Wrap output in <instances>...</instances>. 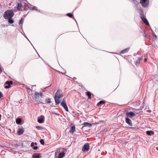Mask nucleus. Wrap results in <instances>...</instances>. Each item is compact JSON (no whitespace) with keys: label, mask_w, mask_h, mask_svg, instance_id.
<instances>
[{"label":"nucleus","mask_w":158,"mask_h":158,"mask_svg":"<svg viewBox=\"0 0 158 158\" xmlns=\"http://www.w3.org/2000/svg\"><path fill=\"white\" fill-rule=\"evenodd\" d=\"M35 145H37V143H35Z\"/></svg>","instance_id":"nucleus-34"},{"label":"nucleus","mask_w":158,"mask_h":158,"mask_svg":"<svg viewBox=\"0 0 158 158\" xmlns=\"http://www.w3.org/2000/svg\"><path fill=\"white\" fill-rule=\"evenodd\" d=\"M13 83V82L12 81H7L6 82V84H8L7 85H6L5 86V88L6 89H8L10 88V85L12 84Z\"/></svg>","instance_id":"nucleus-11"},{"label":"nucleus","mask_w":158,"mask_h":158,"mask_svg":"<svg viewBox=\"0 0 158 158\" xmlns=\"http://www.w3.org/2000/svg\"><path fill=\"white\" fill-rule=\"evenodd\" d=\"M36 128L39 130L42 129V128L40 126H36Z\"/></svg>","instance_id":"nucleus-25"},{"label":"nucleus","mask_w":158,"mask_h":158,"mask_svg":"<svg viewBox=\"0 0 158 158\" xmlns=\"http://www.w3.org/2000/svg\"><path fill=\"white\" fill-rule=\"evenodd\" d=\"M1 115L0 114V120H1Z\"/></svg>","instance_id":"nucleus-33"},{"label":"nucleus","mask_w":158,"mask_h":158,"mask_svg":"<svg viewBox=\"0 0 158 158\" xmlns=\"http://www.w3.org/2000/svg\"><path fill=\"white\" fill-rule=\"evenodd\" d=\"M86 94L87 95V96H88V99H91V93L88 91V92H87L86 93Z\"/></svg>","instance_id":"nucleus-21"},{"label":"nucleus","mask_w":158,"mask_h":158,"mask_svg":"<svg viewBox=\"0 0 158 158\" xmlns=\"http://www.w3.org/2000/svg\"><path fill=\"white\" fill-rule=\"evenodd\" d=\"M129 49L130 48H127L121 51V53L122 54L125 53L129 51Z\"/></svg>","instance_id":"nucleus-16"},{"label":"nucleus","mask_w":158,"mask_h":158,"mask_svg":"<svg viewBox=\"0 0 158 158\" xmlns=\"http://www.w3.org/2000/svg\"><path fill=\"white\" fill-rule=\"evenodd\" d=\"M33 148L34 150H36L38 148V147L37 146L34 147Z\"/></svg>","instance_id":"nucleus-30"},{"label":"nucleus","mask_w":158,"mask_h":158,"mask_svg":"<svg viewBox=\"0 0 158 158\" xmlns=\"http://www.w3.org/2000/svg\"><path fill=\"white\" fill-rule=\"evenodd\" d=\"M62 91L58 90L55 94L54 99L56 104H59L60 102V98L63 97Z\"/></svg>","instance_id":"nucleus-1"},{"label":"nucleus","mask_w":158,"mask_h":158,"mask_svg":"<svg viewBox=\"0 0 158 158\" xmlns=\"http://www.w3.org/2000/svg\"><path fill=\"white\" fill-rule=\"evenodd\" d=\"M126 122L127 123L129 126H132V123H131V121L130 119L128 118H126Z\"/></svg>","instance_id":"nucleus-13"},{"label":"nucleus","mask_w":158,"mask_h":158,"mask_svg":"<svg viewBox=\"0 0 158 158\" xmlns=\"http://www.w3.org/2000/svg\"><path fill=\"white\" fill-rule=\"evenodd\" d=\"M24 132V131L22 128H19L18 131V133L19 135L22 134Z\"/></svg>","instance_id":"nucleus-17"},{"label":"nucleus","mask_w":158,"mask_h":158,"mask_svg":"<svg viewBox=\"0 0 158 158\" xmlns=\"http://www.w3.org/2000/svg\"><path fill=\"white\" fill-rule=\"evenodd\" d=\"M147 60V59H146V58H145V59H144V62H146Z\"/></svg>","instance_id":"nucleus-32"},{"label":"nucleus","mask_w":158,"mask_h":158,"mask_svg":"<svg viewBox=\"0 0 158 158\" xmlns=\"http://www.w3.org/2000/svg\"><path fill=\"white\" fill-rule=\"evenodd\" d=\"M61 105L63 107L64 110L66 111H69L68 108L66 104L64 99H63L61 103Z\"/></svg>","instance_id":"nucleus-5"},{"label":"nucleus","mask_w":158,"mask_h":158,"mask_svg":"<svg viewBox=\"0 0 158 158\" xmlns=\"http://www.w3.org/2000/svg\"><path fill=\"white\" fill-rule=\"evenodd\" d=\"M129 128H132V127H129Z\"/></svg>","instance_id":"nucleus-35"},{"label":"nucleus","mask_w":158,"mask_h":158,"mask_svg":"<svg viewBox=\"0 0 158 158\" xmlns=\"http://www.w3.org/2000/svg\"><path fill=\"white\" fill-rule=\"evenodd\" d=\"M126 116L128 117L132 118V117L135 116V114L132 112H127L126 113Z\"/></svg>","instance_id":"nucleus-8"},{"label":"nucleus","mask_w":158,"mask_h":158,"mask_svg":"<svg viewBox=\"0 0 158 158\" xmlns=\"http://www.w3.org/2000/svg\"><path fill=\"white\" fill-rule=\"evenodd\" d=\"M22 122V120L20 118H18L16 119V122L18 124H20Z\"/></svg>","instance_id":"nucleus-20"},{"label":"nucleus","mask_w":158,"mask_h":158,"mask_svg":"<svg viewBox=\"0 0 158 158\" xmlns=\"http://www.w3.org/2000/svg\"><path fill=\"white\" fill-rule=\"evenodd\" d=\"M89 146L88 143H86L83 147L82 150L83 152L88 151L89 149Z\"/></svg>","instance_id":"nucleus-6"},{"label":"nucleus","mask_w":158,"mask_h":158,"mask_svg":"<svg viewBox=\"0 0 158 158\" xmlns=\"http://www.w3.org/2000/svg\"><path fill=\"white\" fill-rule=\"evenodd\" d=\"M104 102L102 101H100L99 103L98 104H98H103V103H104Z\"/></svg>","instance_id":"nucleus-26"},{"label":"nucleus","mask_w":158,"mask_h":158,"mask_svg":"<svg viewBox=\"0 0 158 158\" xmlns=\"http://www.w3.org/2000/svg\"><path fill=\"white\" fill-rule=\"evenodd\" d=\"M8 19V22L12 24L14 23V20L11 19V18H10Z\"/></svg>","instance_id":"nucleus-22"},{"label":"nucleus","mask_w":158,"mask_h":158,"mask_svg":"<svg viewBox=\"0 0 158 158\" xmlns=\"http://www.w3.org/2000/svg\"><path fill=\"white\" fill-rule=\"evenodd\" d=\"M33 158H40L41 155L40 153H35L32 155Z\"/></svg>","instance_id":"nucleus-12"},{"label":"nucleus","mask_w":158,"mask_h":158,"mask_svg":"<svg viewBox=\"0 0 158 158\" xmlns=\"http://www.w3.org/2000/svg\"><path fill=\"white\" fill-rule=\"evenodd\" d=\"M141 19L144 22V23L148 26L149 25V24L146 18L144 16H141Z\"/></svg>","instance_id":"nucleus-10"},{"label":"nucleus","mask_w":158,"mask_h":158,"mask_svg":"<svg viewBox=\"0 0 158 158\" xmlns=\"http://www.w3.org/2000/svg\"><path fill=\"white\" fill-rule=\"evenodd\" d=\"M83 125L85 127H91L92 126L90 124L86 122L84 123H83Z\"/></svg>","instance_id":"nucleus-18"},{"label":"nucleus","mask_w":158,"mask_h":158,"mask_svg":"<svg viewBox=\"0 0 158 158\" xmlns=\"http://www.w3.org/2000/svg\"><path fill=\"white\" fill-rule=\"evenodd\" d=\"M51 102V101H50V99H48V101H47V102L48 103H50Z\"/></svg>","instance_id":"nucleus-31"},{"label":"nucleus","mask_w":158,"mask_h":158,"mask_svg":"<svg viewBox=\"0 0 158 158\" xmlns=\"http://www.w3.org/2000/svg\"><path fill=\"white\" fill-rule=\"evenodd\" d=\"M23 22V20L22 18L20 21L19 24L20 25H22V23Z\"/></svg>","instance_id":"nucleus-23"},{"label":"nucleus","mask_w":158,"mask_h":158,"mask_svg":"<svg viewBox=\"0 0 158 158\" xmlns=\"http://www.w3.org/2000/svg\"><path fill=\"white\" fill-rule=\"evenodd\" d=\"M62 149H59V151L58 150H57V152H60V150H61ZM65 153L64 152V151L62 150V151H61L59 155L58 156V158H62L64 156Z\"/></svg>","instance_id":"nucleus-7"},{"label":"nucleus","mask_w":158,"mask_h":158,"mask_svg":"<svg viewBox=\"0 0 158 158\" xmlns=\"http://www.w3.org/2000/svg\"><path fill=\"white\" fill-rule=\"evenodd\" d=\"M44 119V117L43 115H41L38 118L37 121L39 123H43Z\"/></svg>","instance_id":"nucleus-9"},{"label":"nucleus","mask_w":158,"mask_h":158,"mask_svg":"<svg viewBox=\"0 0 158 158\" xmlns=\"http://www.w3.org/2000/svg\"><path fill=\"white\" fill-rule=\"evenodd\" d=\"M34 143L33 142H32L31 144V147H32V148H33V147H34Z\"/></svg>","instance_id":"nucleus-29"},{"label":"nucleus","mask_w":158,"mask_h":158,"mask_svg":"<svg viewBox=\"0 0 158 158\" xmlns=\"http://www.w3.org/2000/svg\"><path fill=\"white\" fill-rule=\"evenodd\" d=\"M146 133L148 135H150V136L153 135L154 134V132L152 131H147L146 132Z\"/></svg>","instance_id":"nucleus-15"},{"label":"nucleus","mask_w":158,"mask_h":158,"mask_svg":"<svg viewBox=\"0 0 158 158\" xmlns=\"http://www.w3.org/2000/svg\"><path fill=\"white\" fill-rule=\"evenodd\" d=\"M3 96V95L2 93L0 91V98H2Z\"/></svg>","instance_id":"nucleus-28"},{"label":"nucleus","mask_w":158,"mask_h":158,"mask_svg":"<svg viewBox=\"0 0 158 158\" xmlns=\"http://www.w3.org/2000/svg\"><path fill=\"white\" fill-rule=\"evenodd\" d=\"M14 15V13L12 11L8 10L5 12L4 17L5 19H7L12 18Z\"/></svg>","instance_id":"nucleus-2"},{"label":"nucleus","mask_w":158,"mask_h":158,"mask_svg":"<svg viewBox=\"0 0 158 158\" xmlns=\"http://www.w3.org/2000/svg\"><path fill=\"white\" fill-rule=\"evenodd\" d=\"M140 3L143 7H146L148 6V0H140Z\"/></svg>","instance_id":"nucleus-3"},{"label":"nucleus","mask_w":158,"mask_h":158,"mask_svg":"<svg viewBox=\"0 0 158 158\" xmlns=\"http://www.w3.org/2000/svg\"><path fill=\"white\" fill-rule=\"evenodd\" d=\"M67 15L70 17H72L73 16V15L71 13H68Z\"/></svg>","instance_id":"nucleus-27"},{"label":"nucleus","mask_w":158,"mask_h":158,"mask_svg":"<svg viewBox=\"0 0 158 158\" xmlns=\"http://www.w3.org/2000/svg\"><path fill=\"white\" fill-rule=\"evenodd\" d=\"M17 5V8L19 10H22L23 9H26L28 8V6L27 5H25V7L23 8L24 6H23V5L20 3H18Z\"/></svg>","instance_id":"nucleus-4"},{"label":"nucleus","mask_w":158,"mask_h":158,"mask_svg":"<svg viewBox=\"0 0 158 158\" xmlns=\"http://www.w3.org/2000/svg\"><path fill=\"white\" fill-rule=\"evenodd\" d=\"M40 143L42 145H44V142L43 139L40 140Z\"/></svg>","instance_id":"nucleus-24"},{"label":"nucleus","mask_w":158,"mask_h":158,"mask_svg":"<svg viewBox=\"0 0 158 158\" xmlns=\"http://www.w3.org/2000/svg\"><path fill=\"white\" fill-rule=\"evenodd\" d=\"M75 127L74 126H72L71 127V128L69 132L71 133H73L75 131Z\"/></svg>","instance_id":"nucleus-19"},{"label":"nucleus","mask_w":158,"mask_h":158,"mask_svg":"<svg viewBox=\"0 0 158 158\" xmlns=\"http://www.w3.org/2000/svg\"><path fill=\"white\" fill-rule=\"evenodd\" d=\"M34 96L35 98H33V99H35L36 100H37L39 97L40 93H39L36 92Z\"/></svg>","instance_id":"nucleus-14"}]
</instances>
